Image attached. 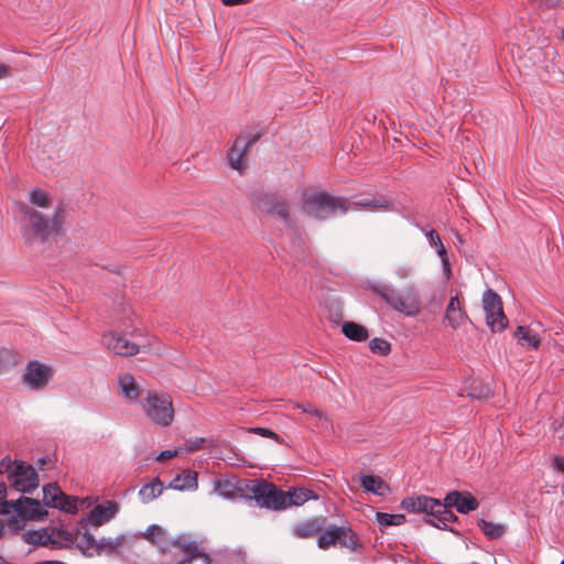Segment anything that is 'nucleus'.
Returning <instances> with one entry per match:
<instances>
[{"mask_svg":"<svg viewBox=\"0 0 564 564\" xmlns=\"http://www.w3.org/2000/svg\"><path fill=\"white\" fill-rule=\"evenodd\" d=\"M456 238H457V240H458V242H459V243H463V239H462V237H460V235H459V234H456Z\"/></svg>","mask_w":564,"mask_h":564,"instance_id":"3c124183","label":"nucleus"},{"mask_svg":"<svg viewBox=\"0 0 564 564\" xmlns=\"http://www.w3.org/2000/svg\"><path fill=\"white\" fill-rule=\"evenodd\" d=\"M250 432L254 433L257 435H260L262 437L271 438V440L275 441L279 444L283 443V440L281 438V436L279 434H276L274 431L270 430V429H267V427H252V429H250Z\"/></svg>","mask_w":564,"mask_h":564,"instance_id":"e433bc0d","label":"nucleus"},{"mask_svg":"<svg viewBox=\"0 0 564 564\" xmlns=\"http://www.w3.org/2000/svg\"><path fill=\"white\" fill-rule=\"evenodd\" d=\"M23 540L29 544L46 546L53 550L65 547L72 542L70 534L67 531L55 528L28 530L23 533Z\"/></svg>","mask_w":564,"mask_h":564,"instance_id":"9d476101","label":"nucleus"},{"mask_svg":"<svg viewBox=\"0 0 564 564\" xmlns=\"http://www.w3.org/2000/svg\"><path fill=\"white\" fill-rule=\"evenodd\" d=\"M372 291L392 310L405 316L414 317L421 311V295L414 284H409L399 291L391 285L379 283L372 286Z\"/></svg>","mask_w":564,"mask_h":564,"instance_id":"20e7f679","label":"nucleus"},{"mask_svg":"<svg viewBox=\"0 0 564 564\" xmlns=\"http://www.w3.org/2000/svg\"><path fill=\"white\" fill-rule=\"evenodd\" d=\"M0 564H6V561L3 557L0 556Z\"/></svg>","mask_w":564,"mask_h":564,"instance_id":"603ef678","label":"nucleus"},{"mask_svg":"<svg viewBox=\"0 0 564 564\" xmlns=\"http://www.w3.org/2000/svg\"><path fill=\"white\" fill-rule=\"evenodd\" d=\"M43 501L46 507L57 508L66 512L77 511L76 500H72L54 484L43 486Z\"/></svg>","mask_w":564,"mask_h":564,"instance_id":"ddd939ff","label":"nucleus"},{"mask_svg":"<svg viewBox=\"0 0 564 564\" xmlns=\"http://www.w3.org/2000/svg\"><path fill=\"white\" fill-rule=\"evenodd\" d=\"M321 530V525L316 520L304 521L294 528V534L301 539H308Z\"/></svg>","mask_w":564,"mask_h":564,"instance_id":"cd10ccee","label":"nucleus"},{"mask_svg":"<svg viewBox=\"0 0 564 564\" xmlns=\"http://www.w3.org/2000/svg\"><path fill=\"white\" fill-rule=\"evenodd\" d=\"M358 206L362 207H380L384 208L388 206V200L386 199H361L357 203Z\"/></svg>","mask_w":564,"mask_h":564,"instance_id":"ea45409f","label":"nucleus"},{"mask_svg":"<svg viewBox=\"0 0 564 564\" xmlns=\"http://www.w3.org/2000/svg\"><path fill=\"white\" fill-rule=\"evenodd\" d=\"M344 533L341 530H333V528H328L324 533H322L318 538V546L321 549H328L330 545L336 544V539L338 534Z\"/></svg>","mask_w":564,"mask_h":564,"instance_id":"473e14b6","label":"nucleus"},{"mask_svg":"<svg viewBox=\"0 0 564 564\" xmlns=\"http://www.w3.org/2000/svg\"><path fill=\"white\" fill-rule=\"evenodd\" d=\"M78 546L83 550L84 553H88L89 555L93 554V552H99L100 547L104 545L102 541L100 543H97L95 538L88 533L85 532L77 541Z\"/></svg>","mask_w":564,"mask_h":564,"instance_id":"7c9ffc66","label":"nucleus"},{"mask_svg":"<svg viewBox=\"0 0 564 564\" xmlns=\"http://www.w3.org/2000/svg\"><path fill=\"white\" fill-rule=\"evenodd\" d=\"M401 508L408 512L423 514L427 523L437 529L447 530V524L458 519L452 508L466 514L478 508V501L467 491L454 490L445 496L444 501L423 495L408 497L401 501Z\"/></svg>","mask_w":564,"mask_h":564,"instance_id":"f257e3e1","label":"nucleus"},{"mask_svg":"<svg viewBox=\"0 0 564 564\" xmlns=\"http://www.w3.org/2000/svg\"><path fill=\"white\" fill-rule=\"evenodd\" d=\"M414 272V268L411 264L403 263L395 268L394 274L400 280L410 278Z\"/></svg>","mask_w":564,"mask_h":564,"instance_id":"4c0bfd02","label":"nucleus"},{"mask_svg":"<svg viewBox=\"0 0 564 564\" xmlns=\"http://www.w3.org/2000/svg\"><path fill=\"white\" fill-rule=\"evenodd\" d=\"M214 490L221 497L232 498L235 496V486L228 480H216Z\"/></svg>","mask_w":564,"mask_h":564,"instance_id":"f704fd0d","label":"nucleus"},{"mask_svg":"<svg viewBox=\"0 0 564 564\" xmlns=\"http://www.w3.org/2000/svg\"><path fill=\"white\" fill-rule=\"evenodd\" d=\"M221 2L226 6H238L249 3L250 0H221Z\"/></svg>","mask_w":564,"mask_h":564,"instance_id":"49530a36","label":"nucleus"},{"mask_svg":"<svg viewBox=\"0 0 564 564\" xmlns=\"http://www.w3.org/2000/svg\"><path fill=\"white\" fill-rule=\"evenodd\" d=\"M482 308L486 323L491 332H502L508 326V318L503 313L500 296L491 289L482 294Z\"/></svg>","mask_w":564,"mask_h":564,"instance_id":"9b49d317","label":"nucleus"},{"mask_svg":"<svg viewBox=\"0 0 564 564\" xmlns=\"http://www.w3.org/2000/svg\"><path fill=\"white\" fill-rule=\"evenodd\" d=\"M53 378V369L40 361H30L22 375L23 383L31 390L44 389Z\"/></svg>","mask_w":564,"mask_h":564,"instance_id":"f8f14e48","label":"nucleus"},{"mask_svg":"<svg viewBox=\"0 0 564 564\" xmlns=\"http://www.w3.org/2000/svg\"><path fill=\"white\" fill-rule=\"evenodd\" d=\"M341 332L347 338L355 341H364L369 337L367 328L355 322H345Z\"/></svg>","mask_w":564,"mask_h":564,"instance_id":"393cba45","label":"nucleus"},{"mask_svg":"<svg viewBox=\"0 0 564 564\" xmlns=\"http://www.w3.org/2000/svg\"><path fill=\"white\" fill-rule=\"evenodd\" d=\"M376 521L378 522L381 529L390 525L398 527L405 522V516L401 513L390 514L378 511L376 513Z\"/></svg>","mask_w":564,"mask_h":564,"instance_id":"c85d7f7f","label":"nucleus"},{"mask_svg":"<svg viewBox=\"0 0 564 564\" xmlns=\"http://www.w3.org/2000/svg\"><path fill=\"white\" fill-rule=\"evenodd\" d=\"M369 348L373 354L387 356L391 351V345L383 338H373L369 343Z\"/></svg>","mask_w":564,"mask_h":564,"instance_id":"72a5a7b5","label":"nucleus"},{"mask_svg":"<svg viewBox=\"0 0 564 564\" xmlns=\"http://www.w3.org/2000/svg\"><path fill=\"white\" fill-rule=\"evenodd\" d=\"M444 321L453 328L457 329L465 323L470 322L458 295L451 296L446 305Z\"/></svg>","mask_w":564,"mask_h":564,"instance_id":"2eb2a0df","label":"nucleus"},{"mask_svg":"<svg viewBox=\"0 0 564 564\" xmlns=\"http://www.w3.org/2000/svg\"><path fill=\"white\" fill-rule=\"evenodd\" d=\"M293 408L295 409H299L301 410L303 413H306V414H312V411L314 410V405H312L311 403H299V402H294L293 403Z\"/></svg>","mask_w":564,"mask_h":564,"instance_id":"c03bdc74","label":"nucleus"},{"mask_svg":"<svg viewBox=\"0 0 564 564\" xmlns=\"http://www.w3.org/2000/svg\"><path fill=\"white\" fill-rule=\"evenodd\" d=\"M514 337L522 347L530 349H538L541 343L538 333L529 326H518L514 332Z\"/></svg>","mask_w":564,"mask_h":564,"instance_id":"412c9836","label":"nucleus"},{"mask_svg":"<svg viewBox=\"0 0 564 564\" xmlns=\"http://www.w3.org/2000/svg\"><path fill=\"white\" fill-rule=\"evenodd\" d=\"M144 536L150 542L156 544L162 552H165L166 546L169 544H174V542H170L167 540L166 532L160 525L156 524L150 525L147 529Z\"/></svg>","mask_w":564,"mask_h":564,"instance_id":"b1692460","label":"nucleus"},{"mask_svg":"<svg viewBox=\"0 0 564 564\" xmlns=\"http://www.w3.org/2000/svg\"><path fill=\"white\" fill-rule=\"evenodd\" d=\"M141 406L145 416L158 426H169L174 420L173 401L165 392L148 391L141 400Z\"/></svg>","mask_w":564,"mask_h":564,"instance_id":"423d86ee","label":"nucleus"},{"mask_svg":"<svg viewBox=\"0 0 564 564\" xmlns=\"http://www.w3.org/2000/svg\"><path fill=\"white\" fill-rule=\"evenodd\" d=\"M1 467L7 473L10 486L19 492L30 494L39 487V475L32 465L22 460L11 462L6 457L1 462Z\"/></svg>","mask_w":564,"mask_h":564,"instance_id":"0eeeda50","label":"nucleus"},{"mask_svg":"<svg viewBox=\"0 0 564 564\" xmlns=\"http://www.w3.org/2000/svg\"><path fill=\"white\" fill-rule=\"evenodd\" d=\"M30 203L37 207H48L51 205V197L47 192L41 188H34L30 193Z\"/></svg>","mask_w":564,"mask_h":564,"instance_id":"2f4dec72","label":"nucleus"},{"mask_svg":"<svg viewBox=\"0 0 564 564\" xmlns=\"http://www.w3.org/2000/svg\"><path fill=\"white\" fill-rule=\"evenodd\" d=\"M311 415L318 417L321 420H328L327 415L323 411L318 410L317 408H314Z\"/></svg>","mask_w":564,"mask_h":564,"instance_id":"de8ad7c7","label":"nucleus"},{"mask_svg":"<svg viewBox=\"0 0 564 564\" xmlns=\"http://www.w3.org/2000/svg\"><path fill=\"white\" fill-rule=\"evenodd\" d=\"M257 140L258 135H251L250 138L239 137L236 139L228 154L229 164L232 169L237 171L245 169L243 158L247 155L248 148L254 144Z\"/></svg>","mask_w":564,"mask_h":564,"instance_id":"4468645a","label":"nucleus"},{"mask_svg":"<svg viewBox=\"0 0 564 564\" xmlns=\"http://www.w3.org/2000/svg\"><path fill=\"white\" fill-rule=\"evenodd\" d=\"M119 507L113 501H107L95 506L88 514V521L94 527H99L109 521L118 512Z\"/></svg>","mask_w":564,"mask_h":564,"instance_id":"dca6fc26","label":"nucleus"},{"mask_svg":"<svg viewBox=\"0 0 564 564\" xmlns=\"http://www.w3.org/2000/svg\"><path fill=\"white\" fill-rule=\"evenodd\" d=\"M204 442H205V438H203V437L191 438V440L186 441V451L193 452V451L199 449Z\"/></svg>","mask_w":564,"mask_h":564,"instance_id":"79ce46f5","label":"nucleus"},{"mask_svg":"<svg viewBox=\"0 0 564 564\" xmlns=\"http://www.w3.org/2000/svg\"><path fill=\"white\" fill-rule=\"evenodd\" d=\"M14 362L15 361L12 351L6 348H0V371Z\"/></svg>","mask_w":564,"mask_h":564,"instance_id":"58836bf2","label":"nucleus"},{"mask_svg":"<svg viewBox=\"0 0 564 564\" xmlns=\"http://www.w3.org/2000/svg\"><path fill=\"white\" fill-rule=\"evenodd\" d=\"M547 7H555L560 4L563 0H542Z\"/></svg>","mask_w":564,"mask_h":564,"instance_id":"09e8293b","label":"nucleus"},{"mask_svg":"<svg viewBox=\"0 0 564 564\" xmlns=\"http://www.w3.org/2000/svg\"><path fill=\"white\" fill-rule=\"evenodd\" d=\"M310 499H317V496L306 488H291L288 491H284L285 509L302 506Z\"/></svg>","mask_w":564,"mask_h":564,"instance_id":"a211bd4d","label":"nucleus"},{"mask_svg":"<svg viewBox=\"0 0 564 564\" xmlns=\"http://www.w3.org/2000/svg\"><path fill=\"white\" fill-rule=\"evenodd\" d=\"M561 564H564V560L561 562Z\"/></svg>","mask_w":564,"mask_h":564,"instance_id":"864d4df0","label":"nucleus"},{"mask_svg":"<svg viewBox=\"0 0 564 564\" xmlns=\"http://www.w3.org/2000/svg\"><path fill=\"white\" fill-rule=\"evenodd\" d=\"M268 213L275 215L285 223L290 220L289 204L285 199H272L268 207Z\"/></svg>","mask_w":564,"mask_h":564,"instance_id":"c756f323","label":"nucleus"},{"mask_svg":"<svg viewBox=\"0 0 564 564\" xmlns=\"http://www.w3.org/2000/svg\"><path fill=\"white\" fill-rule=\"evenodd\" d=\"M118 386L126 402L134 403L141 395V388L132 375L124 372L118 377Z\"/></svg>","mask_w":564,"mask_h":564,"instance_id":"f3484780","label":"nucleus"},{"mask_svg":"<svg viewBox=\"0 0 564 564\" xmlns=\"http://www.w3.org/2000/svg\"><path fill=\"white\" fill-rule=\"evenodd\" d=\"M37 463H39V465L43 466V465H45L46 459H45V458H40V459L37 460Z\"/></svg>","mask_w":564,"mask_h":564,"instance_id":"8fccbe9b","label":"nucleus"},{"mask_svg":"<svg viewBox=\"0 0 564 564\" xmlns=\"http://www.w3.org/2000/svg\"><path fill=\"white\" fill-rule=\"evenodd\" d=\"M360 485L366 491L377 496H384L390 490L383 479L376 475H361Z\"/></svg>","mask_w":564,"mask_h":564,"instance_id":"aec40b11","label":"nucleus"},{"mask_svg":"<svg viewBox=\"0 0 564 564\" xmlns=\"http://www.w3.org/2000/svg\"><path fill=\"white\" fill-rule=\"evenodd\" d=\"M551 459L552 469L564 475V456L553 455Z\"/></svg>","mask_w":564,"mask_h":564,"instance_id":"a19ab883","label":"nucleus"},{"mask_svg":"<svg viewBox=\"0 0 564 564\" xmlns=\"http://www.w3.org/2000/svg\"><path fill=\"white\" fill-rule=\"evenodd\" d=\"M163 491V484L156 477L152 481L143 485L139 490V498L143 503H149L159 497Z\"/></svg>","mask_w":564,"mask_h":564,"instance_id":"5701e85b","label":"nucleus"},{"mask_svg":"<svg viewBox=\"0 0 564 564\" xmlns=\"http://www.w3.org/2000/svg\"><path fill=\"white\" fill-rule=\"evenodd\" d=\"M177 455V451L175 449H165L162 451L159 456L156 457L159 460L170 459Z\"/></svg>","mask_w":564,"mask_h":564,"instance_id":"a18cd8bd","label":"nucleus"},{"mask_svg":"<svg viewBox=\"0 0 564 564\" xmlns=\"http://www.w3.org/2000/svg\"><path fill=\"white\" fill-rule=\"evenodd\" d=\"M424 234L430 246L436 251L437 256L441 258L444 271L448 275L451 273L449 261L447 258V251L442 242L440 235L434 229L426 230L424 231Z\"/></svg>","mask_w":564,"mask_h":564,"instance_id":"6ab92c4d","label":"nucleus"},{"mask_svg":"<svg viewBox=\"0 0 564 564\" xmlns=\"http://www.w3.org/2000/svg\"><path fill=\"white\" fill-rule=\"evenodd\" d=\"M7 486L0 482V514L6 516L8 527L12 530L21 529L26 520H41L47 511L39 500L20 497L17 500H7Z\"/></svg>","mask_w":564,"mask_h":564,"instance_id":"7ed1b4c3","label":"nucleus"},{"mask_svg":"<svg viewBox=\"0 0 564 564\" xmlns=\"http://www.w3.org/2000/svg\"><path fill=\"white\" fill-rule=\"evenodd\" d=\"M333 530H341L344 533L338 534V538L336 539V544H339L341 546H350L355 543L354 541V533L349 528L345 527H333Z\"/></svg>","mask_w":564,"mask_h":564,"instance_id":"c9c22d12","label":"nucleus"},{"mask_svg":"<svg viewBox=\"0 0 564 564\" xmlns=\"http://www.w3.org/2000/svg\"><path fill=\"white\" fill-rule=\"evenodd\" d=\"M185 557L180 564H210L209 556L199 551L196 545L189 544L184 549Z\"/></svg>","mask_w":564,"mask_h":564,"instance_id":"a878e982","label":"nucleus"},{"mask_svg":"<svg viewBox=\"0 0 564 564\" xmlns=\"http://www.w3.org/2000/svg\"><path fill=\"white\" fill-rule=\"evenodd\" d=\"M132 340L118 332L110 330L102 336L105 347L112 354L123 357H131L141 351L142 348H148L151 341L142 336L140 332L131 334Z\"/></svg>","mask_w":564,"mask_h":564,"instance_id":"6e6552de","label":"nucleus"},{"mask_svg":"<svg viewBox=\"0 0 564 564\" xmlns=\"http://www.w3.org/2000/svg\"><path fill=\"white\" fill-rule=\"evenodd\" d=\"M171 488L176 490H193L196 489L197 484V474L195 471H184L181 475H177L174 477V479L171 481Z\"/></svg>","mask_w":564,"mask_h":564,"instance_id":"4be33fe9","label":"nucleus"},{"mask_svg":"<svg viewBox=\"0 0 564 564\" xmlns=\"http://www.w3.org/2000/svg\"><path fill=\"white\" fill-rule=\"evenodd\" d=\"M17 218L21 224V236L25 243L45 242L51 235H58L64 226L66 210L64 206L56 207L51 219L26 204H17Z\"/></svg>","mask_w":564,"mask_h":564,"instance_id":"f03ea898","label":"nucleus"},{"mask_svg":"<svg viewBox=\"0 0 564 564\" xmlns=\"http://www.w3.org/2000/svg\"><path fill=\"white\" fill-rule=\"evenodd\" d=\"M346 200L341 197L332 196L325 192L305 194L303 198V210L315 219H326L348 210Z\"/></svg>","mask_w":564,"mask_h":564,"instance_id":"39448f33","label":"nucleus"},{"mask_svg":"<svg viewBox=\"0 0 564 564\" xmlns=\"http://www.w3.org/2000/svg\"><path fill=\"white\" fill-rule=\"evenodd\" d=\"M478 527L485 534V536L489 540H497L501 538L506 531L505 525L492 523L489 521H486L485 519H480L478 521Z\"/></svg>","mask_w":564,"mask_h":564,"instance_id":"bb28decb","label":"nucleus"},{"mask_svg":"<svg viewBox=\"0 0 564 564\" xmlns=\"http://www.w3.org/2000/svg\"><path fill=\"white\" fill-rule=\"evenodd\" d=\"M12 76V67L0 62V82Z\"/></svg>","mask_w":564,"mask_h":564,"instance_id":"37998d69","label":"nucleus"},{"mask_svg":"<svg viewBox=\"0 0 564 564\" xmlns=\"http://www.w3.org/2000/svg\"><path fill=\"white\" fill-rule=\"evenodd\" d=\"M251 498L260 508L281 511L285 510L284 491L275 485L263 481L254 480L252 486L249 487Z\"/></svg>","mask_w":564,"mask_h":564,"instance_id":"1a4fd4ad","label":"nucleus"}]
</instances>
